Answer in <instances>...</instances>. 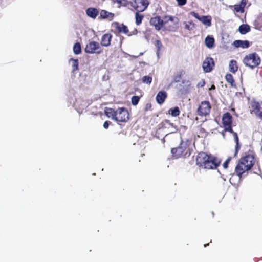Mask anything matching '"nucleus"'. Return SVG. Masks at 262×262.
<instances>
[{
    "label": "nucleus",
    "mask_w": 262,
    "mask_h": 262,
    "mask_svg": "<svg viewBox=\"0 0 262 262\" xmlns=\"http://www.w3.org/2000/svg\"><path fill=\"white\" fill-rule=\"evenodd\" d=\"M220 160L216 157L204 152L199 153L196 158V165L204 169H216L220 165Z\"/></svg>",
    "instance_id": "1"
},
{
    "label": "nucleus",
    "mask_w": 262,
    "mask_h": 262,
    "mask_svg": "<svg viewBox=\"0 0 262 262\" xmlns=\"http://www.w3.org/2000/svg\"><path fill=\"white\" fill-rule=\"evenodd\" d=\"M254 163L255 157L252 155H246L240 158L235 169L237 176L241 177L244 173L251 169Z\"/></svg>",
    "instance_id": "2"
},
{
    "label": "nucleus",
    "mask_w": 262,
    "mask_h": 262,
    "mask_svg": "<svg viewBox=\"0 0 262 262\" xmlns=\"http://www.w3.org/2000/svg\"><path fill=\"white\" fill-rule=\"evenodd\" d=\"M192 151L191 141L189 140L182 141L178 147L173 148L171 150L172 156L175 158H187Z\"/></svg>",
    "instance_id": "3"
},
{
    "label": "nucleus",
    "mask_w": 262,
    "mask_h": 262,
    "mask_svg": "<svg viewBox=\"0 0 262 262\" xmlns=\"http://www.w3.org/2000/svg\"><path fill=\"white\" fill-rule=\"evenodd\" d=\"M243 62L245 66L253 69L260 65L261 59L258 54L253 52L246 55L244 57Z\"/></svg>",
    "instance_id": "4"
},
{
    "label": "nucleus",
    "mask_w": 262,
    "mask_h": 262,
    "mask_svg": "<svg viewBox=\"0 0 262 262\" xmlns=\"http://www.w3.org/2000/svg\"><path fill=\"white\" fill-rule=\"evenodd\" d=\"M149 0H131L127 2L132 8L138 12H143L149 5Z\"/></svg>",
    "instance_id": "5"
},
{
    "label": "nucleus",
    "mask_w": 262,
    "mask_h": 262,
    "mask_svg": "<svg viewBox=\"0 0 262 262\" xmlns=\"http://www.w3.org/2000/svg\"><path fill=\"white\" fill-rule=\"evenodd\" d=\"M163 21V27L169 31H176L178 28V19L175 17L165 16Z\"/></svg>",
    "instance_id": "6"
},
{
    "label": "nucleus",
    "mask_w": 262,
    "mask_h": 262,
    "mask_svg": "<svg viewBox=\"0 0 262 262\" xmlns=\"http://www.w3.org/2000/svg\"><path fill=\"white\" fill-rule=\"evenodd\" d=\"M250 111L251 114L262 120V101L259 102L255 99H252L250 103Z\"/></svg>",
    "instance_id": "7"
},
{
    "label": "nucleus",
    "mask_w": 262,
    "mask_h": 262,
    "mask_svg": "<svg viewBox=\"0 0 262 262\" xmlns=\"http://www.w3.org/2000/svg\"><path fill=\"white\" fill-rule=\"evenodd\" d=\"M233 117L229 112H226L222 116V124L224 127V130L222 132V135L225 137L224 132L227 131H232V124Z\"/></svg>",
    "instance_id": "8"
},
{
    "label": "nucleus",
    "mask_w": 262,
    "mask_h": 262,
    "mask_svg": "<svg viewBox=\"0 0 262 262\" xmlns=\"http://www.w3.org/2000/svg\"><path fill=\"white\" fill-rule=\"evenodd\" d=\"M129 120V113L124 107H120L116 110L115 121L120 122H126Z\"/></svg>",
    "instance_id": "9"
},
{
    "label": "nucleus",
    "mask_w": 262,
    "mask_h": 262,
    "mask_svg": "<svg viewBox=\"0 0 262 262\" xmlns=\"http://www.w3.org/2000/svg\"><path fill=\"white\" fill-rule=\"evenodd\" d=\"M211 106L208 101L201 102L197 109V114L199 116L203 117L208 115L211 111Z\"/></svg>",
    "instance_id": "10"
},
{
    "label": "nucleus",
    "mask_w": 262,
    "mask_h": 262,
    "mask_svg": "<svg viewBox=\"0 0 262 262\" xmlns=\"http://www.w3.org/2000/svg\"><path fill=\"white\" fill-rule=\"evenodd\" d=\"M84 50L86 53L90 54H99L101 52L99 43L96 41L90 42L86 45Z\"/></svg>",
    "instance_id": "11"
},
{
    "label": "nucleus",
    "mask_w": 262,
    "mask_h": 262,
    "mask_svg": "<svg viewBox=\"0 0 262 262\" xmlns=\"http://www.w3.org/2000/svg\"><path fill=\"white\" fill-rule=\"evenodd\" d=\"M215 66L214 60L212 58L208 57L205 58L203 62L202 67L205 73L211 72Z\"/></svg>",
    "instance_id": "12"
},
{
    "label": "nucleus",
    "mask_w": 262,
    "mask_h": 262,
    "mask_svg": "<svg viewBox=\"0 0 262 262\" xmlns=\"http://www.w3.org/2000/svg\"><path fill=\"white\" fill-rule=\"evenodd\" d=\"M164 18L161 19L160 16H156L152 17L150 20V25L154 26L157 30H160L163 27Z\"/></svg>",
    "instance_id": "13"
},
{
    "label": "nucleus",
    "mask_w": 262,
    "mask_h": 262,
    "mask_svg": "<svg viewBox=\"0 0 262 262\" xmlns=\"http://www.w3.org/2000/svg\"><path fill=\"white\" fill-rule=\"evenodd\" d=\"M112 35L110 33L104 34L101 38V44L102 46L108 47L111 45Z\"/></svg>",
    "instance_id": "14"
},
{
    "label": "nucleus",
    "mask_w": 262,
    "mask_h": 262,
    "mask_svg": "<svg viewBox=\"0 0 262 262\" xmlns=\"http://www.w3.org/2000/svg\"><path fill=\"white\" fill-rule=\"evenodd\" d=\"M233 46L235 48H248L250 46L249 41L248 40H236L233 43Z\"/></svg>",
    "instance_id": "15"
},
{
    "label": "nucleus",
    "mask_w": 262,
    "mask_h": 262,
    "mask_svg": "<svg viewBox=\"0 0 262 262\" xmlns=\"http://www.w3.org/2000/svg\"><path fill=\"white\" fill-rule=\"evenodd\" d=\"M85 12L87 16L93 19L96 18L99 14L97 9L93 7L88 8Z\"/></svg>",
    "instance_id": "16"
},
{
    "label": "nucleus",
    "mask_w": 262,
    "mask_h": 262,
    "mask_svg": "<svg viewBox=\"0 0 262 262\" xmlns=\"http://www.w3.org/2000/svg\"><path fill=\"white\" fill-rule=\"evenodd\" d=\"M167 97V93L165 91H160L157 94L156 99L157 103L159 104H162L165 101Z\"/></svg>",
    "instance_id": "17"
},
{
    "label": "nucleus",
    "mask_w": 262,
    "mask_h": 262,
    "mask_svg": "<svg viewBox=\"0 0 262 262\" xmlns=\"http://www.w3.org/2000/svg\"><path fill=\"white\" fill-rule=\"evenodd\" d=\"M247 0H241L239 4L234 6V9L236 12L243 13L244 8L247 4Z\"/></svg>",
    "instance_id": "18"
},
{
    "label": "nucleus",
    "mask_w": 262,
    "mask_h": 262,
    "mask_svg": "<svg viewBox=\"0 0 262 262\" xmlns=\"http://www.w3.org/2000/svg\"><path fill=\"white\" fill-rule=\"evenodd\" d=\"M228 132L233 135L234 138V140L236 142V145H235V153H234V157H236L237 156V154L240 148H241V146H240L239 143L238 137L237 134L236 132H234L232 128V131L230 130V131H228Z\"/></svg>",
    "instance_id": "19"
},
{
    "label": "nucleus",
    "mask_w": 262,
    "mask_h": 262,
    "mask_svg": "<svg viewBox=\"0 0 262 262\" xmlns=\"http://www.w3.org/2000/svg\"><path fill=\"white\" fill-rule=\"evenodd\" d=\"M104 114L108 118L111 117L112 119L115 120L116 116V111L110 107H105L104 109Z\"/></svg>",
    "instance_id": "20"
},
{
    "label": "nucleus",
    "mask_w": 262,
    "mask_h": 262,
    "mask_svg": "<svg viewBox=\"0 0 262 262\" xmlns=\"http://www.w3.org/2000/svg\"><path fill=\"white\" fill-rule=\"evenodd\" d=\"M114 16L113 13L108 12L105 10H102L100 12V17L102 19L108 18L110 20H112Z\"/></svg>",
    "instance_id": "21"
},
{
    "label": "nucleus",
    "mask_w": 262,
    "mask_h": 262,
    "mask_svg": "<svg viewBox=\"0 0 262 262\" xmlns=\"http://www.w3.org/2000/svg\"><path fill=\"white\" fill-rule=\"evenodd\" d=\"M238 69L237 61L235 60H231L229 63V71L233 73H235Z\"/></svg>",
    "instance_id": "22"
},
{
    "label": "nucleus",
    "mask_w": 262,
    "mask_h": 262,
    "mask_svg": "<svg viewBox=\"0 0 262 262\" xmlns=\"http://www.w3.org/2000/svg\"><path fill=\"white\" fill-rule=\"evenodd\" d=\"M211 17L209 15L202 16L200 21L204 25L209 27L211 25Z\"/></svg>",
    "instance_id": "23"
},
{
    "label": "nucleus",
    "mask_w": 262,
    "mask_h": 262,
    "mask_svg": "<svg viewBox=\"0 0 262 262\" xmlns=\"http://www.w3.org/2000/svg\"><path fill=\"white\" fill-rule=\"evenodd\" d=\"M238 30L241 34H245L250 31V27L247 24H243L239 27Z\"/></svg>",
    "instance_id": "24"
},
{
    "label": "nucleus",
    "mask_w": 262,
    "mask_h": 262,
    "mask_svg": "<svg viewBox=\"0 0 262 262\" xmlns=\"http://www.w3.org/2000/svg\"><path fill=\"white\" fill-rule=\"evenodd\" d=\"M206 46L209 48H212L214 45V39L210 36H207L205 39Z\"/></svg>",
    "instance_id": "25"
},
{
    "label": "nucleus",
    "mask_w": 262,
    "mask_h": 262,
    "mask_svg": "<svg viewBox=\"0 0 262 262\" xmlns=\"http://www.w3.org/2000/svg\"><path fill=\"white\" fill-rule=\"evenodd\" d=\"M117 31L120 32V33H123L124 34H126L128 32V28L126 26L123 25V24H121V25H119L118 23H117Z\"/></svg>",
    "instance_id": "26"
},
{
    "label": "nucleus",
    "mask_w": 262,
    "mask_h": 262,
    "mask_svg": "<svg viewBox=\"0 0 262 262\" xmlns=\"http://www.w3.org/2000/svg\"><path fill=\"white\" fill-rule=\"evenodd\" d=\"M140 12L136 11L135 13V20L137 25H139L141 24L142 20L144 18V15L140 13Z\"/></svg>",
    "instance_id": "27"
},
{
    "label": "nucleus",
    "mask_w": 262,
    "mask_h": 262,
    "mask_svg": "<svg viewBox=\"0 0 262 262\" xmlns=\"http://www.w3.org/2000/svg\"><path fill=\"white\" fill-rule=\"evenodd\" d=\"M226 80L228 82L231 86H235L234 80L233 76L231 74H227L225 76Z\"/></svg>",
    "instance_id": "28"
},
{
    "label": "nucleus",
    "mask_w": 262,
    "mask_h": 262,
    "mask_svg": "<svg viewBox=\"0 0 262 262\" xmlns=\"http://www.w3.org/2000/svg\"><path fill=\"white\" fill-rule=\"evenodd\" d=\"M73 52L75 54L78 55L81 52V47L80 43L76 42L73 46Z\"/></svg>",
    "instance_id": "29"
},
{
    "label": "nucleus",
    "mask_w": 262,
    "mask_h": 262,
    "mask_svg": "<svg viewBox=\"0 0 262 262\" xmlns=\"http://www.w3.org/2000/svg\"><path fill=\"white\" fill-rule=\"evenodd\" d=\"M169 113L172 116L177 117L179 115L180 112L179 107L176 106L174 108H170L169 110Z\"/></svg>",
    "instance_id": "30"
},
{
    "label": "nucleus",
    "mask_w": 262,
    "mask_h": 262,
    "mask_svg": "<svg viewBox=\"0 0 262 262\" xmlns=\"http://www.w3.org/2000/svg\"><path fill=\"white\" fill-rule=\"evenodd\" d=\"M185 28L188 30L191 31L195 28V24L191 21L185 22L184 23Z\"/></svg>",
    "instance_id": "31"
},
{
    "label": "nucleus",
    "mask_w": 262,
    "mask_h": 262,
    "mask_svg": "<svg viewBox=\"0 0 262 262\" xmlns=\"http://www.w3.org/2000/svg\"><path fill=\"white\" fill-rule=\"evenodd\" d=\"M152 78L149 76H144L142 78V81L144 83L150 84L152 82Z\"/></svg>",
    "instance_id": "32"
},
{
    "label": "nucleus",
    "mask_w": 262,
    "mask_h": 262,
    "mask_svg": "<svg viewBox=\"0 0 262 262\" xmlns=\"http://www.w3.org/2000/svg\"><path fill=\"white\" fill-rule=\"evenodd\" d=\"M155 46L157 48V54L159 55L161 48L163 47V45L160 40L155 41Z\"/></svg>",
    "instance_id": "33"
},
{
    "label": "nucleus",
    "mask_w": 262,
    "mask_h": 262,
    "mask_svg": "<svg viewBox=\"0 0 262 262\" xmlns=\"http://www.w3.org/2000/svg\"><path fill=\"white\" fill-rule=\"evenodd\" d=\"M72 61V71L75 72L78 69L79 62L78 59H71Z\"/></svg>",
    "instance_id": "34"
},
{
    "label": "nucleus",
    "mask_w": 262,
    "mask_h": 262,
    "mask_svg": "<svg viewBox=\"0 0 262 262\" xmlns=\"http://www.w3.org/2000/svg\"><path fill=\"white\" fill-rule=\"evenodd\" d=\"M140 100V97L138 96H134L132 97L131 102L133 105H136Z\"/></svg>",
    "instance_id": "35"
},
{
    "label": "nucleus",
    "mask_w": 262,
    "mask_h": 262,
    "mask_svg": "<svg viewBox=\"0 0 262 262\" xmlns=\"http://www.w3.org/2000/svg\"><path fill=\"white\" fill-rule=\"evenodd\" d=\"M162 124H163V126H165V127L167 126H173V124L170 122V121L168 120H165L163 122H162Z\"/></svg>",
    "instance_id": "36"
},
{
    "label": "nucleus",
    "mask_w": 262,
    "mask_h": 262,
    "mask_svg": "<svg viewBox=\"0 0 262 262\" xmlns=\"http://www.w3.org/2000/svg\"><path fill=\"white\" fill-rule=\"evenodd\" d=\"M178 5L182 6L186 4L187 0H176Z\"/></svg>",
    "instance_id": "37"
},
{
    "label": "nucleus",
    "mask_w": 262,
    "mask_h": 262,
    "mask_svg": "<svg viewBox=\"0 0 262 262\" xmlns=\"http://www.w3.org/2000/svg\"><path fill=\"white\" fill-rule=\"evenodd\" d=\"M231 157H229L225 162L224 163H223V167L224 168L226 169L228 168V164H229V163L230 162V161L231 160Z\"/></svg>",
    "instance_id": "38"
},
{
    "label": "nucleus",
    "mask_w": 262,
    "mask_h": 262,
    "mask_svg": "<svg viewBox=\"0 0 262 262\" xmlns=\"http://www.w3.org/2000/svg\"><path fill=\"white\" fill-rule=\"evenodd\" d=\"M190 14L194 17L195 18L198 19L199 20H200L201 17H200L198 13H196L194 11H192L190 12Z\"/></svg>",
    "instance_id": "39"
},
{
    "label": "nucleus",
    "mask_w": 262,
    "mask_h": 262,
    "mask_svg": "<svg viewBox=\"0 0 262 262\" xmlns=\"http://www.w3.org/2000/svg\"><path fill=\"white\" fill-rule=\"evenodd\" d=\"M110 123H111V122H110L109 121H105L103 124L104 128L105 129H107Z\"/></svg>",
    "instance_id": "40"
},
{
    "label": "nucleus",
    "mask_w": 262,
    "mask_h": 262,
    "mask_svg": "<svg viewBox=\"0 0 262 262\" xmlns=\"http://www.w3.org/2000/svg\"><path fill=\"white\" fill-rule=\"evenodd\" d=\"M151 106H151V103H147V104H146V105L145 106V111H147L148 110H151Z\"/></svg>",
    "instance_id": "41"
},
{
    "label": "nucleus",
    "mask_w": 262,
    "mask_h": 262,
    "mask_svg": "<svg viewBox=\"0 0 262 262\" xmlns=\"http://www.w3.org/2000/svg\"><path fill=\"white\" fill-rule=\"evenodd\" d=\"M205 84V82L204 81L203 84L201 85L202 86H204V85Z\"/></svg>",
    "instance_id": "42"
},
{
    "label": "nucleus",
    "mask_w": 262,
    "mask_h": 262,
    "mask_svg": "<svg viewBox=\"0 0 262 262\" xmlns=\"http://www.w3.org/2000/svg\"><path fill=\"white\" fill-rule=\"evenodd\" d=\"M212 88H213V89H215V86H214V85H213L212 86Z\"/></svg>",
    "instance_id": "43"
},
{
    "label": "nucleus",
    "mask_w": 262,
    "mask_h": 262,
    "mask_svg": "<svg viewBox=\"0 0 262 262\" xmlns=\"http://www.w3.org/2000/svg\"><path fill=\"white\" fill-rule=\"evenodd\" d=\"M208 245V244H205V245H204V246H205V247H206V246H207V245Z\"/></svg>",
    "instance_id": "44"
},
{
    "label": "nucleus",
    "mask_w": 262,
    "mask_h": 262,
    "mask_svg": "<svg viewBox=\"0 0 262 262\" xmlns=\"http://www.w3.org/2000/svg\"><path fill=\"white\" fill-rule=\"evenodd\" d=\"M175 80V81H176V82L179 81V80H176V79H175V80Z\"/></svg>",
    "instance_id": "45"
},
{
    "label": "nucleus",
    "mask_w": 262,
    "mask_h": 262,
    "mask_svg": "<svg viewBox=\"0 0 262 262\" xmlns=\"http://www.w3.org/2000/svg\"><path fill=\"white\" fill-rule=\"evenodd\" d=\"M258 171H259V172H261V171L259 168L258 169Z\"/></svg>",
    "instance_id": "46"
}]
</instances>
